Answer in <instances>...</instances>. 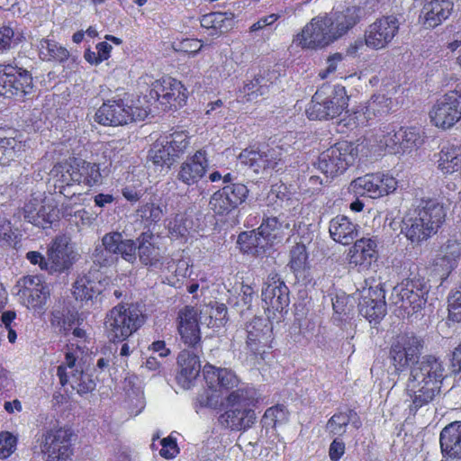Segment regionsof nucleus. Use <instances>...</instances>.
I'll list each match as a JSON object with an SVG mask.
<instances>
[{"label": "nucleus", "instance_id": "nucleus-45", "mask_svg": "<svg viewBox=\"0 0 461 461\" xmlns=\"http://www.w3.org/2000/svg\"><path fill=\"white\" fill-rule=\"evenodd\" d=\"M46 202V196L44 194L32 193L24 202L21 211L24 220L32 225H42L46 224L42 222V218L38 215V211L42 208V205Z\"/></svg>", "mask_w": 461, "mask_h": 461}, {"label": "nucleus", "instance_id": "nucleus-12", "mask_svg": "<svg viewBox=\"0 0 461 461\" xmlns=\"http://www.w3.org/2000/svg\"><path fill=\"white\" fill-rule=\"evenodd\" d=\"M429 115L432 125L442 130L452 128L461 120V82L436 101Z\"/></svg>", "mask_w": 461, "mask_h": 461}, {"label": "nucleus", "instance_id": "nucleus-63", "mask_svg": "<svg viewBox=\"0 0 461 461\" xmlns=\"http://www.w3.org/2000/svg\"><path fill=\"white\" fill-rule=\"evenodd\" d=\"M440 252L458 263L461 258V241L456 239H448L441 246Z\"/></svg>", "mask_w": 461, "mask_h": 461}, {"label": "nucleus", "instance_id": "nucleus-64", "mask_svg": "<svg viewBox=\"0 0 461 461\" xmlns=\"http://www.w3.org/2000/svg\"><path fill=\"white\" fill-rule=\"evenodd\" d=\"M161 449L159 451V454L161 456L171 459L176 456V455L179 453V448L176 444V438L172 437H167L164 438L161 440Z\"/></svg>", "mask_w": 461, "mask_h": 461}, {"label": "nucleus", "instance_id": "nucleus-16", "mask_svg": "<svg viewBox=\"0 0 461 461\" xmlns=\"http://www.w3.org/2000/svg\"><path fill=\"white\" fill-rule=\"evenodd\" d=\"M33 89L32 74L25 68L7 63L0 64V95L24 97Z\"/></svg>", "mask_w": 461, "mask_h": 461}, {"label": "nucleus", "instance_id": "nucleus-49", "mask_svg": "<svg viewBox=\"0 0 461 461\" xmlns=\"http://www.w3.org/2000/svg\"><path fill=\"white\" fill-rule=\"evenodd\" d=\"M265 77L262 75H256L253 79L246 82L242 88L240 89V98L242 102H254L259 96L264 95L267 92V86L262 82Z\"/></svg>", "mask_w": 461, "mask_h": 461}, {"label": "nucleus", "instance_id": "nucleus-5", "mask_svg": "<svg viewBox=\"0 0 461 461\" xmlns=\"http://www.w3.org/2000/svg\"><path fill=\"white\" fill-rule=\"evenodd\" d=\"M348 95L344 86H323L317 89L305 113L310 120L328 121L337 118L347 110Z\"/></svg>", "mask_w": 461, "mask_h": 461}, {"label": "nucleus", "instance_id": "nucleus-36", "mask_svg": "<svg viewBox=\"0 0 461 461\" xmlns=\"http://www.w3.org/2000/svg\"><path fill=\"white\" fill-rule=\"evenodd\" d=\"M47 272L50 275L61 274L69 269L72 263L68 246L64 244L62 240L55 239L47 251Z\"/></svg>", "mask_w": 461, "mask_h": 461}, {"label": "nucleus", "instance_id": "nucleus-8", "mask_svg": "<svg viewBox=\"0 0 461 461\" xmlns=\"http://www.w3.org/2000/svg\"><path fill=\"white\" fill-rule=\"evenodd\" d=\"M15 288L22 305L40 315L45 312L50 291L41 276H23L16 282Z\"/></svg>", "mask_w": 461, "mask_h": 461}, {"label": "nucleus", "instance_id": "nucleus-31", "mask_svg": "<svg viewBox=\"0 0 461 461\" xmlns=\"http://www.w3.org/2000/svg\"><path fill=\"white\" fill-rule=\"evenodd\" d=\"M179 370L176 381L185 389H189L201 372L199 357L186 349L182 350L177 357Z\"/></svg>", "mask_w": 461, "mask_h": 461}, {"label": "nucleus", "instance_id": "nucleus-40", "mask_svg": "<svg viewBox=\"0 0 461 461\" xmlns=\"http://www.w3.org/2000/svg\"><path fill=\"white\" fill-rule=\"evenodd\" d=\"M82 321L77 310L66 306L54 309L50 320V325L64 336L68 335L76 325H80Z\"/></svg>", "mask_w": 461, "mask_h": 461}, {"label": "nucleus", "instance_id": "nucleus-10", "mask_svg": "<svg viewBox=\"0 0 461 461\" xmlns=\"http://www.w3.org/2000/svg\"><path fill=\"white\" fill-rule=\"evenodd\" d=\"M357 151L352 142L340 140L322 151L318 158V168L327 176L343 174L354 164Z\"/></svg>", "mask_w": 461, "mask_h": 461}, {"label": "nucleus", "instance_id": "nucleus-3", "mask_svg": "<svg viewBox=\"0 0 461 461\" xmlns=\"http://www.w3.org/2000/svg\"><path fill=\"white\" fill-rule=\"evenodd\" d=\"M143 323L144 315L139 303H120L106 313L104 327L107 338L115 343L127 340Z\"/></svg>", "mask_w": 461, "mask_h": 461}, {"label": "nucleus", "instance_id": "nucleus-9", "mask_svg": "<svg viewBox=\"0 0 461 461\" xmlns=\"http://www.w3.org/2000/svg\"><path fill=\"white\" fill-rule=\"evenodd\" d=\"M289 288L276 273L270 274L262 289V301L269 321L280 322L290 303Z\"/></svg>", "mask_w": 461, "mask_h": 461}, {"label": "nucleus", "instance_id": "nucleus-19", "mask_svg": "<svg viewBox=\"0 0 461 461\" xmlns=\"http://www.w3.org/2000/svg\"><path fill=\"white\" fill-rule=\"evenodd\" d=\"M248 195L249 189L246 185H226L211 195L209 206L215 215L227 216L237 210Z\"/></svg>", "mask_w": 461, "mask_h": 461}, {"label": "nucleus", "instance_id": "nucleus-47", "mask_svg": "<svg viewBox=\"0 0 461 461\" xmlns=\"http://www.w3.org/2000/svg\"><path fill=\"white\" fill-rule=\"evenodd\" d=\"M148 158L155 166L167 167V168H170L176 162L175 158L167 149L161 135L151 145Z\"/></svg>", "mask_w": 461, "mask_h": 461}, {"label": "nucleus", "instance_id": "nucleus-50", "mask_svg": "<svg viewBox=\"0 0 461 461\" xmlns=\"http://www.w3.org/2000/svg\"><path fill=\"white\" fill-rule=\"evenodd\" d=\"M352 416L357 417V413L353 409H348L346 412H336L327 421L326 428L330 434L333 436H343L347 431Z\"/></svg>", "mask_w": 461, "mask_h": 461}, {"label": "nucleus", "instance_id": "nucleus-38", "mask_svg": "<svg viewBox=\"0 0 461 461\" xmlns=\"http://www.w3.org/2000/svg\"><path fill=\"white\" fill-rule=\"evenodd\" d=\"M437 157V168L444 176L461 172V144L444 145Z\"/></svg>", "mask_w": 461, "mask_h": 461}, {"label": "nucleus", "instance_id": "nucleus-22", "mask_svg": "<svg viewBox=\"0 0 461 461\" xmlns=\"http://www.w3.org/2000/svg\"><path fill=\"white\" fill-rule=\"evenodd\" d=\"M138 257L140 262L148 269L162 271L165 265L169 269L175 261L164 256L159 246L155 242V236L151 231L141 232L137 238Z\"/></svg>", "mask_w": 461, "mask_h": 461}, {"label": "nucleus", "instance_id": "nucleus-39", "mask_svg": "<svg viewBox=\"0 0 461 461\" xmlns=\"http://www.w3.org/2000/svg\"><path fill=\"white\" fill-rule=\"evenodd\" d=\"M84 355V348L76 343H68L65 348V359L57 368V375L61 386H65L69 382V375L67 369H71L72 376L79 372L80 365H77L79 359Z\"/></svg>", "mask_w": 461, "mask_h": 461}, {"label": "nucleus", "instance_id": "nucleus-25", "mask_svg": "<svg viewBox=\"0 0 461 461\" xmlns=\"http://www.w3.org/2000/svg\"><path fill=\"white\" fill-rule=\"evenodd\" d=\"M378 244L377 237H363L357 240L349 249L348 264L357 267L359 272L368 270L372 264L378 259Z\"/></svg>", "mask_w": 461, "mask_h": 461}, {"label": "nucleus", "instance_id": "nucleus-30", "mask_svg": "<svg viewBox=\"0 0 461 461\" xmlns=\"http://www.w3.org/2000/svg\"><path fill=\"white\" fill-rule=\"evenodd\" d=\"M105 250L111 254L120 255L125 261L134 264L137 259L138 243L133 240H123L122 233L114 231L106 233L102 239Z\"/></svg>", "mask_w": 461, "mask_h": 461}, {"label": "nucleus", "instance_id": "nucleus-13", "mask_svg": "<svg viewBox=\"0 0 461 461\" xmlns=\"http://www.w3.org/2000/svg\"><path fill=\"white\" fill-rule=\"evenodd\" d=\"M429 281L420 275H412L403 279L393 288L399 298L396 303L408 313L418 312L426 304L429 292Z\"/></svg>", "mask_w": 461, "mask_h": 461}, {"label": "nucleus", "instance_id": "nucleus-27", "mask_svg": "<svg viewBox=\"0 0 461 461\" xmlns=\"http://www.w3.org/2000/svg\"><path fill=\"white\" fill-rule=\"evenodd\" d=\"M445 377L442 362L434 356L427 355L417 365L411 366L408 381L443 384Z\"/></svg>", "mask_w": 461, "mask_h": 461}, {"label": "nucleus", "instance_id": "nucleus-17", "mask_svg": "<svg viewBox=\"0 0 461 461\" xmlns=\"http://www.w3.org/2000/svg\"><path fill=\"white\" fill-rule=\"evenodd\" d=\"M398 186L397 180L391 175L375 172L357 177L350 183V190L357 196L376 199L393 193Z\"/></svg>", "mask_w": 461, "mask_h": 461}, {"label": "nucleus", "instance_id": "nucleus-29", "mask_svg": "<svg viewBox=\"0 0 461 461\" xmlns=\"http://www.w3.org/2000/svg\"><path fill=\"white\" fill-rule=\"evenodd\" d=\"M442 456L450 460H461V421H452L439 434Z\"/></svg>", "mask_w": 461, "mask_h": 461}, {"label": "nucleus", "instance_id": "nucleus-33", "mask_svg": "<svg viewBox=\"0 0 461 461\" xmlns=\"http://www.w3.org/2000/svg\"><path fill=\"white\" fill-rule=\"evenodd\" d=\"M401 133H397V130L393 124H385L383 127L375 129L370 137L373 146L380 152H387L390 154H397L402 152L400 146Z\"/></svg>", "mask_w": 461, "mask_h": 461}, {"label": "nucleus", "instance_id": "nucleus-56", "mask_svg": "<svg viewBox=\"0 0 461 461\" xmlns=\"http://www.w3.org/2000/svg\"><path fill=\"white\" fill-rule=\"evenodd\" d=\"M163 212L159 205L154 203H146L139 206L136 215L145 225H151L160 221Z\"/></svg>", "mask_w": 461, "mask_h": 461}, {"label": "nucleus", "instance_id": "nucleus-35", "mask_svg": "<svg viewBox=\"0 0 461 461\" xmlns=\"http://www.w3.org/2000/svg\"><path fill=\"white\" fill-rule=\"evenodd\" d=\"M360 8L349 6L328 16L329 25L336 40L347 34L360 22Z\"/></svg>", "mask_w": 461, "mask_h": 461}, {"label": "nucleus", "instance_id": "nucleus-24", "mask_svg": "<svg viewBox=\"0 0 461 461\" xmlns=\"http://www.w3.org/2000/svg\"><path fill=\"white\" fill-rule=\"evenodd\" d=\"M176 324L180 339L185 346L194 350L201 348L202 336L199 316L194 306L185 305L179 310Z\"/></svg>", "mask_w": 461, "mask_h": 461}, {"label": "nucleus", "instance_id": "nucleus-34", "mask_svg": "<svg viewBox=\"0 0 461 461\" xmlns=\"http://www.w3.org/2000/svg\"><path fill=\"white\" fill-rule=\"evenodd\" d=\"M452 0H430L427 2L421 10L420 17L427 28H436L448 18L453 11Z\"/></svg>", "mask_w": 461, "mask_h": 461}, {"label": "nucleus", "instance_id": "nucleus-53", "mask_svg": "<svg viewBox=\"0 0 461 461\" xmlns=\"http://www.w3.org/2000/svg\"><path fill=\"white\" fill-rule=\"evenodd\" d=\"M227 17L224 13L212 12L202 16L201 26L210 31L211 35L221 34L226 29Z\"/></svg>", "mask_w": 461, "mask_h": 461}, {"label": "nucleus", "instance_id": "nucleus-58", "mask_svg": "<svg viewBox=\"0 0 461 461\" xmlns=\"http://www.w3.org/2000/svg\"><path fill=\"white\" fill-rule=\"evenodd\" d=\"M432 265L434 272L440 276L443 283L457 267L458 263L452 260L448 256L440 254L434 258Z\"/></svg>", "mask_w": 461, "mask_h": 461}, {"label": "nucleus", "instance_id": "nucleus-62", "mask_svg": "<svg viewBox=\"0 0 461 461\" xmlns=\"http://www.w3.org/2000/svg\"><path fill=\"white\" fill-rule=\"evenodd\" d=\"M397 133H401V137L399 139L402 151L415 146L416 141L419 139V135L416 132L415 128L412 127H400L397 130Z\"/></svg>", "mask_w": 461, "mask_h": 461}, {"label": "nucleus", "instance_id": "nucleus-52", "mask_svg": "<svg viewBox=\"0 0 461 461\" xmlns=\"http://www.w3.org/2000/svg\"><path fill=\"white\" fill-rule=\"evenodd\" d=\"M289 267L294 274H301L309 268L308 253L305 245L296 243L290 249Z\"/></svg>", "mask_w": 461, "mask_h": 461}, {"label": "nucleus", "instance_id": "nucleus-6", "mask_svg": "<svg viewBox=\"0 0 461 461\" xmlns=\"http://www.w3.org/2000/svg\"><path fill=\"white\" fill-rule=\"evenodd\" d=\"M203 375L208 389L212 393H217L219 394H200L197 397V402L200 407L216 409L220 405L221 395L224 393L228 395L230 392L245 384L241 383L240 378L231 369L216 367L211 364H206L203 366Z\"/></svg>", "mask_w": 461, "mask_h": 461}, {"label": "nucleus", "instance_id": "nucleus-43", "mask_svg": "<svg viewBox=\"0 0 461 461\" xmlns=\"http://www.w3.org/2000/svg\"><path fill=\"white\" fill-rule=\"evenodd\" d=\"M161 137L176 160L185 154L190 145L191 137L185 130L172 129Z\"/></svg>", "mask_w": 461, "mask_h": 461}, {"label": "nucleus", "instance_id": "nucleus-4", "mask_svg": "<svg viewBox=\"0 0 461 461\" xmlns=\"http://www.w3.org/2000/svg\"><path fill=\"white\" fill-rule=\"evenodd\" d=\"M50 175L59 183L60 188L76 184L93 187L102 183L99 164L75 157L57 162L50 170Z\"/></svg>", "mask_w": 461, "mask_h": 461}, {"label": "nucleus", "instance_id": "nucleus-7", "mask_svg": "<svg viewBox=\"0 0 461 461\" xmlns=\"http://www.w3.org/2000/svg\"><path fill=\"white\" fill-rule=\"evenodd\" d=\"M186 86L178 79L164 76L153 81L147 97L164 112L175 111L186 104L188 99Z\"/></svg>", "mask_w": 461, "mask_h": 461}, {"label": "nucleus", "instance_id": "nucleus-54", "mask_svg": "<svg viewBox=\"0 0 461 461\" xmlns=\"http://www.w3.org/2000/svg\"><path fill=\"white\" fill-rule=\"evenodd\" d=\"M24 36L23 32H15L10 25L0 27V54L6 53L11 49L17 47Z\"/></svg>", "mask_w": 461, "mask_h": 461}, {"label": "nucleus", "instance_id": "nucleus-44", "mask_svg": "<svg viewBox=\"0 0 461 461\" xmlns=\"http://www.w3.org/2000/svg\"><path fill=\"white\" fill-rule=\"evenodd\" d=\"M237 244L243 253L260 255L266 251L268 243L256 231H243L238 236Z\"/></svg>", "mask_w": 461, "mask_h": 461}, {"label": "nucleus", "instance_id": "nucleus-15", "mask_svg": "<svg viewBox=\"0 0 461 461\" xmlns=\"http://www.w3.org/2000/svg\"><path fill=\"white\" fill-rule=\"evenodd\" d=\"M77 438L68 426L50 429L43 435L41 452L46 461H67L74 454L73 441Z\"/></svg>", "mask_w": 461, "mask_h": 461}, {"label": "nucleus", "instance_id": "nucleus-37", "mask_svg": "<svg viewBox=\"0 0 461 461\" xmlns=\"http://www.w3.org/2000/svg\"><path fill=\"white\" fill-rule=\"evenodd\" d=\"M329 231L337 243L349 245L358 234V225L345 215H337L330 220Z\"/></svg>", "mask_w": 461, "mask_h": 461}, {"label": "nucleus", "instance_id": "nucleus-21", "mask_svg": "<svg viewBox=\"0 0 461 461\" xmlns=\"http://www.w3.org/2000/svg\"><path fill=\"white\" fill-rule=\"evenodd\" d=\"M302 48L316 50L336 41L329 25L328 16L316 17L306 24L295 40Z\"/></svg>", "mask_w": 461, "mask_h": 461}, {"label": "nucleus", "instance_id": "nucleus-41", "mask_svg": "<svg viewBox=\"0 0 461 461\" xmlns=\"http://www.w3.org/2000/svg\"><path fill=\"white\" fill-rule=\"evenodd\" d=\"M194 227L193 218L186 212H178L167 220L168 237L172 240L185 243Z\"/></svg>", "mask_w": 461, "mask_h": 461}, {"label": "nucleus", "instance_id": "nucleus-23", "mask_svg": "<svg viewBox=\"0 0 461 461\" xmlns=\"http://www.w3.org/2000/svg\"><path fill=\"white\" fill-rule=\"evenodd\" d=\"M359 313L370 323L378 324L386 313L385 290L382 284L363 292L358 303Z\"/></svg>", "mask_w": 461, "mask_h": 461}, {"label": "nucleus", "instance_id": "nucleus-57", "mask_svg": "<svg viewBox=\"0 0 461 461\" xmlns=\"http://www.w3.org/2000/svg\"><path fill=\"white\" fill-rule=\"evenodd\" d=\"M447 318L453 322H461V284L447 296Z\"/></svg>", "mask_w": 461, "mask_h": 461}, {"label": "nucleus", "instance_id": "nucleus-14", "mask_svg": "<svg viewBox=\"0 0 461 461\" xmlns=\"http://www.w3.org/2000/svg\"><path fill=\"white\" fill-rule=\"evenodd\" d=\"M273 321L254 318L247 325L246 349L257 361L265 360L272 353Z\"/></svg>", "mask_w": 461, "mask_h": 461}, {"label": "nucleus", "instance_id": "nucleus-59", "mask_svg": "<svg viewBox=\"0 0 461 461\" xmlns=\"http://www.w3.org/2000/svg\"><path fill=\"white\" fill-rule=\"evenodd\" d=\"M347 126L351 128H358L369 125L373 121L372 116H367V109L365 105L358 106L347 116Z\"/></svg>", "mask_w": 461, "mask_h": 461}, {"label": "nucleus", "instance_id": "nucleus-51", "mask_svg": "<svg viewBox=\"0 0 461 461\" xmlns=\"http://www.w3.org/2000/svg\"><path fill=\"white\" fill-rule=\"evenodd\" d=\"M289 411L281 403L267 408L261 419L263 428L276 429L277 425L285 423L288 420Z\"/></svg>", "mask_w": 461, "mask_h": 461}, {"label": "nucleus", "instance_id": "nucleus-1", "mask_svg": "<svg viewBox=\"0 0 461 461\" xmlns=\"http://www.w3.org/2000/svg\"><path fill=\"white\" fill-rule=\"evenodd\" d=\"M447 210L435 199H422L411 214L402 220V233L412 244L436 235L446 221Z\"/></svg>", "mask_w": 461, "mask_h": 461}, {"label": "nucleus", "instance_id": "nucleus-26", "mask_svg": "<svg viewBox=\"0 0 461 461\" xmlns=\"http://www.w3.org/2000/svg\"><path fill=\"white\" fill-rule=\"evenodd\" d=\"M208 167V153L204 148L200 149L181 164L177 179L186 185H196L203 178Z\"/></svg>", "mask_w": 461, "mask_h": 461}, {"label": "nucleus", "instance_id": "nucleus-28", "mask_svg": "<svg viewBox=\"0 0 461 461\" xmlns=\"http://www.w3.org/2000/svg\"><path fill=\"white\" fill-rule=\"evenodd\" d=\"M442 384L429 382H410L407 384V393L411 398L409 411L416 414L417 411L432 402L440 393Z\"/></svg>", "mask_w": 461, "mask_h": 461}, {"label": "nucleus", "instance_id": "nucleus-18", "mask_svg": "<svg viewBox=\"0 0 461 461\" xmlns=\"http://www.w3.org/2000/svg\"><path fill=\"white\" fill-rule=\"evenodd\" d=\"M400 21L396 15H382L370 23L365 32L366 46L374 50L387 48L400 30Z\"/></svg>", "mask_w": 461, "mask_h": 461}, {"label": "nucleus", "instance_id": "nucleus-11", "mask_svg": "<svg viewBox=\"0 0 461 461\" xmlns=\"http://www.w3.org/2000/svg\"><path fill=\"white\" fill-rule=\"evenodd\" d=\"M423 348L424 341L420 337L408 333L398 335L389 349V359L395 372L400 374L417 365Z\"/></svg>", "mask_w": 461, "mask_h": 461}, {"label": "nucleus", "instance_id": "nucleus-60", "mask_svg": "<svg viewBox=\"0 0 461 461\" xmlns=\"http://www.w3.org/2000/svg\"><path fill=\"white\" fill-rule=\"evenodd\" d=\"M17 438L9 431L0 432V459L8 458L16 449Z\"/></svg>", "mask_w": 461, "mask_h": 461}, {"label": "nucleus", "instance_id": "nucleus-46", "mask_svg": "<svg viewBox=\"0 0 461 461\" xmlns=\"http://www.w3.org/2000/svg\"><path fill=\"white\" fill-rule=\"evenodd\" d=\"M365 106L367 109V116H372L373 120L380 119L390 113L393 99L385 94H374Z\"/></svg>", "mask_w": 461, "mask_h": 461}, {"label": "nucleus", "instance_id": "nucleus-2", "mask_svg": "<svg viewBox=\"0 0 461 461\" xmlns=\"http://www.w3.org/2000/svg\"><path fill=\"white\" fill-rule=\"evenodd\" d=\"M259 403L258 390L249 384L230 392L224 398L225 411L219 417V422L234 431H246L256 423L255 408Z\"/></svg>", "mask_w": 461, "mask_h": 461}, {"label": "nucleus", "instance_id": "nucleus-61", "mask_svg": "<svg viewBox=\"0 0 461 461\" xmlns=\"http://www.w3.org/2000/svg\"><path fill=\"white\" fill-rule=\"evenodd\" d=\"M38 215L40 218L43 219L41 221L46 224L35 226L43 230L51 228L53 223L59 221V219L57 207L52 204H47L46 203L42 205V208L38 211Z\"/></svg>", "mask_w": 461, "mask_h": 461}, {"label": "nucleus", "instance_id": "nucleus-32", "mask_svg": "<svg viewBox=\"0 0 461 461\" xmlns=\"http://www.w3.org/2000/svg\"><path fill=\"white\" fill-rule=\"evenodd\" d=\"M239 158L241 163L252 167L255 172L274 168L276 165L274 150L268 146L262 148L255 145L249 146L240 152Z\"/></svg>", "mask_w": 461, "mask_h": 461}, {"label": "nucleus", "instance_id": "nucleus-48", "mask_svg": "<svg viewBox=\"0 0 461 461\" xmlns=\"http://www.w3.org/2000/svg\"><path fill=\"white\" fill-rule=\"evenodd\" d=\"M39 55L43 60L63 62L68 59L69 52L58 42L42 39L39 43Z\"/></svg>", "mask_w": 461, "mask_h": 461}, {"label": "nucleus", "instance_id": "nucleus-55", "mask_svg": "<svg viewBox=\"0 0 461 461\" xmlns=\"http://www.w3.org/2000/svg\"><path fill=\"white\" fill-rule=\"evenodd\" d=\"M95 293V282L87 276H78L73 285L72 294L76 300H92Z\"/></svg>", "mask_w": 461, "mask_h": 461}, {"label": "nucleus", "instance_id": "nucleus-42", "mask_svg": "<svg viewBox=\"0 0 461 461\" xmlns=\"http://www.w3.org/2000/svg\"><path fill=\"white\" fill-rule=\"evenodd\" d=\"M290 224L281 221L278 217H266L263 219L260 226L258 228V233L268 243L272 245L275 242L281 241L287 234Z\"/></svg>", "mask_w": 461, "mask_h": 461}, {"label": "nucleus", "instance_id": "nucleus-20", "mask_svg": "<svg viewBox=\"0 0 461 461\" xmlns=\"http://www.w3.org/2000/svg\"><path fill=\"white\" fill-rule=\"evenodd\" d=\"M134 107L123 99H109L96 110L95 121L103 126H123L135 121Z\"/></svg>", "mask_w": 461, "mask_h": 461}]
</instances>
